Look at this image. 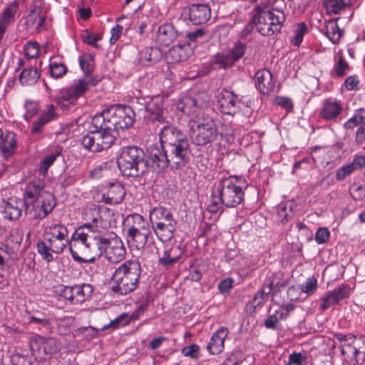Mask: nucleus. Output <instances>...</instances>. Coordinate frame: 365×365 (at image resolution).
Here are the masks:
<instances>
[{
    "label": "nucleus",
    "mask_w": 365,
    "mask_h": 365,
    "mask_svg": "<svg viewBox=\"0 0 365 365\" xmlns=\"http://www.w3.org/2000/svg\"><path fill=\"white\" fill-rule=\"evenodd\" d=\"M152 106L153 104H150L148 108V110L150 111V113L148 115L147 123L153 130H155L160 125H162L159 133V138L160 145L163 146V148L173 143H176L180 140L181 138H187L181 130L177 129L173 125H170L169 122L165 120L162 106L155 111Z\"/></svg>",
    "instance_id": "nucleus-1"
},
{
    "label": "nucleus",
    "mask_w": 365,
    "mask_h": 365,
    "mask_svg": "<svg viewBox=\"0 0 365 365\" xmlns=\"http://www.w3.org/2000/svg\"><path fill=\"white\" fill-rule=\"evenodd\" d=\"M123 230L127 232V241L137 250L143 249L151 235L150 226L138 214L128 215L122 222Z\"/></svg>",
    "instance_id": "nucleus-2"
},
{
    "label": "nucleus",
    "mask_w": 365,
    "mask_h": 365,
    "mask_svg": "<svg viewBox=\"0 0 365 365\" xmlns=\"http://www.w3.org/2000/svg\"><path fill=\"white\" fill-rule=\"evenodd\" d=\"M144 152L136 146H128L120 149L117 157V165L125 176H138L145 170Z\"/></svg>",
    "instance_id": "nucleus-3"
},
{
    "label": "nucleus",
    "mask_w": 365,
    "mask_h": 365,
    "mask_svg": "<svg viewBox=\"0 0 365 365\" xmlns=\"http://www.w3.org/2000/svg\"><path fill=\"white\" fill-rule=\"evenodd\" d=\"M211 197L217 198L226 207H235L242 202L245 193L233 176L222 178L212 190Z\"/></svg>",
    "instance_id": "nucleus-4"
},
{
    "label": "nucleus",
    "mask_w": 365,
    "mask_h": 365,
    "mask_svg": "<svg viewBox=\"0 0 365 365\" xmlns=\"http://www.w3.org/2000/svg\"><path fill=\"white\" fill-rule=\"evenodd\" d=\"M254 19L257 20V31L262 36H270L281 31L286 16L278 9L266 10L260 6L254 9Z\"/></svg>",
    "instance_id": "nucleus-5"
},
{
    "label": "nucleus",
    "mask_w": 365,
    "mask_h": 365,
    "mask_svg": "<svg viewBox=\"0 0 365 365\" xmlns=\"http://www.w3.org/2000/svg\"><path fill=\"white\" fill-rule=\"evenodd\" d=\"M93 225L84 224L76 230L69 241V250L74 260L78 262H87L81 255H86L94 245L96 236Z\"/></svg>",
    "instance_id": "nucleus-6"
},
{
    "label": "nucleus",
    "mask_w": 365,
    "mask_h": 365,
    "mask_svg": "<svg viewBox=\"0 0 365 365\" xmlns=\"http://www.w3.org/2000/svg\"><path fill=\"white\" fill-rule=\"evenodd\" d=\"M150 220L153 229L162 242H168L173 237L176 221L170 211L163 207H156L150 211Z\"/></svg>",
    "instance_id": "nucleus-7"
},
{
    "label": "nucleus",
    "mask_w": 365,
    "mask_h": 365,
    "mask_svg": "<svg viewBox=\"0 0 365 365\" xmlns=\"http://www.w3.org/2000/svg\"><path fill=\"white\" fill-rule=\"evenodd\" d=\"M113 106H111L103 110L100 113L96 114L92 119V124L96 128L101 150L110 148L114 143V113H112Z\"/></svg>",
    "instance_id": "nucleus-8"
},
{
    "label": "nucleus",
    "mask_w": 365,
    "mask_h": 365,
    "mask_svg": "<svg viewBox=\"0 0 365 365\" xmlns=\"http://www.w3.org/2000/svg\"><path fill=\"white\" fill-rule=\"evenodd\" d=\"M219 133L215 122L212 118H203L192 128L191 139L195 145L205 146L214 142Z\"/></svg>",
    "instance_id": "nucleus-9"
},
{
    "label": "nucleus",
    "mask_w": 365,
    "mask_h": 365,
    "mask_svg": "<svg viewBox=\"0 0 365 365\" xmlns=\"http://www.w3.org/2000/svg\"><path fill=\"white\" fill-rule=\"evenodd\" d=\"M165 149L171 162V169L180 170L189 162L190 148L187 138L168 145Z\"/></svg>",
    "instance_id": "nucleus-10"
},
{
    "label": "nucleus",
    "mask_w": 365,
    "mask_h": 365,
    "mask_svg": "<svg viewBox=\"0 0 365 365\" xmlns=\"http://www.w3.org/2000/svg\"><path fill=\"white\" fill-rule=\"evenodd\" d=\"M44 188V183L43 181L38 180L31 182L26 187L25 192L26 200H28L30 207L31 213L26 215H33V217L36 219H43L46 216H40L41 212H44V207H43L42 202H41V192Z\"/></svg>",
    "instance_id": "nucleus-11"
},
{
    "label": "nucleus",
    "mask_w": 365,
    "mask_h": 365,
    "mask_svg": "<svg viewBox=\"0 0 365 365\" xmlns=\"http://www.w3.org/2000/svg\"><path fill=\"white\" fill-rule=\"evenodd\" d=\"M61 344L53 337H44L41 335H35L30 341V349L33 354H41L44 355H53L61 349Z\"/></svg>",
    "instance_id": "nucleus-12"
},
{
    "label": "nucleus",
    "mask_w": 365,
    "mask_h": 365,
    "mask_svg": "<svg viewBox=\"0 0 365 365\" xmlns=\"http://www.w3.org/2000/svg\"><path fill=\"white\" fill-rule=\"evenodd\" d=\"M91 80L88 76L80 79L78 82L68 88L62 89L56 96V99L58 103L66 101L68 103L74 102L88 90Z\"/></svg>",
    "instance_id": "nucleus-13"
},
{
    "label": "nucleus",
    "mask_w": 365,
    "mask_h": 365,
    "mask_svg": "<svg viewBox=\"0 0 365 365\" xmlns=\"http://www.w3.org/2000/svg\"><path fill=\"white\" fill-rule=\"evenodd\" d=\"M240 98L232 91L223 89L217 96L216 107L222 113L234 115L237 113V105Z\"/></svg>",
    "instance_id": "nucleus-14"
},
{
    "label": "nucleus",
    "mask_w": 365,
    "mask_h": 365,
    "mask_svg": "<svg viewBox=\"0 0 365 365\" xmlns=\"http://www.w3.org/2000/svg\"><path fill=\"white\" fill-rule=\"evenodd\" d=\"M350 292L349 287L346 284H341L331 291L327 292L322 298V303L320 309L322 311L328 309L330 307L337 304L340 301L346 299Z\"/></svg>",
    "instance_id": "nucleus-15"
},
{
    "label": "nucleus",
    "mask_w": 365,
    "mask_h": 365,
    "mask_svg": "<svg viewBox=\"0 0 365 365\" xmlns=\"http://www.w3.org/2000/svg\"><path fill=\"white\" fill-rule=\"evenodd\" d=\"M25 207V213H31L28 200L10 197L4 205V217L9 220H18Z\"/></svg>",
    "instance_id": "nucleus-16"
},
{
    "label": "nucleus",
    "mask_w": 365,
    "mask_h": 365,
    "mask_svg": "<svg viewBox=\"0 0 365 365\" xmlns=\"http://www.w3.org/2000/svg\"><path fill=\"white\" fill-rule=\"evenodd\" d=\"M135 114L131 107L125 104H115V130L132 127Z\"/></svg>",
    "instance_id": "nucleus-17"
},
{
    "label": "nucleus",
    "mask_w": 365,
    "mask_h": 365,
    "mask_svg": "<svg viewBox=\"0 0 365 365\" xmlns=\"http://www.w3.org/2000/svg\"><path fill=\"white\" fill-rule=\"evenodd\" d=\"M149 160L151 166L158 171L164 170L168 166L171 168V162L165 148L160 145H152L149 148Z\"/></svg>",
    "instance_id": "nucleus-18"
},
{
    "label": "nucleus",
    "mask_w": 365,
    "mask_h": 365,
    "mask_svg": "<svg viewBox=\"0 0 365 365\" xmlns=\"http://www.w3.org/2000/svg\"><path fill=\"white\" fill-rule=\"evenodd\" d=\"M189 19L194 25L205 24L211 16L210 6L205 4H193L187 7Z\"/></svg>",
    "instance_id": "nucleus-19"
},
{
    "label": "nucleus",
    "mask_w": 365,
    "mask_h": 365,
    "mask_svg": "<svg viewBox=\"0 0 365 365\" xmlns=\"http://www.w3.org/2000/svg\"><path fill=\"white\" fill-rule=\"evenodd\" d=\"M357 125L360 126L356 130V141L358 144L365 143V109L356 110L354 115L344 123V127L352 129Z\"/></svg>",
    "instance_id": "nucleus-20"
},
{
    "label": "nucleus",
    "mask_w": 365,
    "mask_h": 365,
    "mask_svg": "<svg viewBox=\"0 0 365 365\" xmlns=\"http://www.w3.org/2000/svg\"><path fill=\"white\" fill-rule=\"evenodd\" d=\"M255 83L257 89L263 95L269 94L275 86L272 73L267 68L260 69L255 73Z\"/></svg>",
    "instance_id": "nucleus-21"
},
{
    "label": "nucleus",
    "mask_w": 365,
    "mask_h": 365,
    "mask_svg": "<svg viewBox=\"0 0 365 365\" xmlns=\"http://www.w3.org/2000/svg\"><path fill=\"white\" fill-rule=\"evenodd\" d=\"M17 147L16 134L13 132L4 133L0 128V155L5 159L12 156Z\"/></svg>",
    "instance_id": "nucleus-22"
},
{
    "label": "nucleus",
    "mask_w": 365,
    "mask_h": 365,
    "mask_svg": "<svg viewBox=\"0 0 365 365\" xmlns=\"http://www.w3.org/2000/svg\"><path fill=\"white\" fill-rule=\"evenodd\" d=\"M341 353L346 363L354 365L365 358V351H361L354 343L341 344Z\"/></svg>",
    "instance_id": "nucleus-23"
},
{
    "label": "nucleus",
    "mask_w": 365,
    "mask_h": 365,
    "mask_svg": "<svg viewBox=\"0 0 365 365\" xmlns=\"http://www.w3.org/2000/svg\"><path fill=\"white\" fill-rule=\"evenodd\" d=\"M56 117L57 114L55 112V106L53 104L47 105L46 110L32 124L31 133L34 135L41 133L44 125L56 119Z\"/></svg>",
    "instance_id": "nucleus-24"
},
{
    "label": "nucleus",
    "mask_w": 365,
    "mask_h": 365,
    "mask_svg": "<svg viewBox=\"0 0 365 365\" xmlns=\"http://www.w3.org/2000/svg\"><path fill=\"white\" fill-rule=\"evenodd\" d=\"M364 166L365 157L363 155H356L351 163L336 170V178L337 180L342 181L353 172L360 170Z\"/></svg>",
    "instance_id": "nucleus-25"
},
{
    "label": "nucleus",
    "mask_w": 365,
    "mask_h": 365,
    "mask_svg": "<svg viewBox=\"0 0 365 365\" xmlns=\"http://www.w3.org/2000/svg\"><path fill=\"white\" fill-rule=\"evenodd\" d=\"M184 254V250L180 245H174L165 249L162 257H159L160 264L168 267L178 262Z\"/></svg>",
    "instance_id": "nucleus-26"
},
{
    "label": "nucleus",
    "mask_w": 365,
    "mask_h": 365,
    "mask_svg": "<svg viewBox=\"0 0 365 365\" xmlns=\"http://www.w3.org/2000/svg\"><path fill=\"white\" fill-rule=\"evenodd\" d=\"M162 57L161 51L157 47H146L138 53V61L144 66H150L158 62Z\"/></svg>",
    "instance_id": "nucleus-27"
},
{
    "label": "nucleus",
    "mask_w": 365,
    "mask_h": 365,
    "mask_svg": "<svg viewBox=\"0 0 365 365\" xmlns=\"http://www.w3.org/2000/svg\"><path fill=\"white\" fill-rule=\"evenodd\" d=\"M227 335V329L223 327L215 332L207 346L208 351L212 354L221 353L224 349V341Z\"/></svg>",
    "instance_id": "nucleus-28"
},
{
    "label": "nucleus",
    "mask_w": 365,
    "mask_h": 365,
    "mask_svg": "<svg viewBox=\"0 0 365 365\" xmlns=\"http://www.w3.org/2000/svg\"><path fill=\"white\" fill-rule=\"evenodd\" d=\"M178 36V31L171 24H165L159 26L157 41L163 46H169Z\"/></svg>",
    "instance_id": "nucleus-29"
},
{
    "label": "nucleus",
    "mask_w": 365,
    "mask_h": 365,
    "mask_svg": "<svg viewBox=\"0 0 365 365\" xmlns=\"http://www.w3.org/2000/svg\"><path fill=\"white\" fill-rule=\"evenodd\" d=\"M138 278L133 272L128 273L125 277L120 278L115 282V293L126 294L133 291L136 287Z\"/></svg>",
    "instance_id": "nucleus-30"
},
{
    "label": "nucleus",
    "mask_w": 365,
    "mask_h": 365,
    "mask_svg": "<svg viewBox=\"0 0 365 365\" xmlns=\"http://www.w3.org/2000/svg\"><path fill=\"white\" fill-rule=\"evenodd\" d=\"M24 232L20 227H16L11 230L9 236L6 240V245H3L4 248H0L5 251L6 254L14 252L17 249L23 240Z\"/></svg>",
    "instance_id": "nucleus-31"
},
{
    "label": "nucleus",
    "mask_w": 365,
    "mask_h": 365,
    "mask_svg": "<svg viewBox=\"0 0 365 365\" xmlns=\"http://www.w3.org/2000/svg\"><path fill=\"white\" fill-rule=\"evenodd\" d=\"M342 107L339 103L326 100L320 111V115L325 120H334L339 116Z\"/></svg>",
    "instance_id": "nucleus-32"
},
{
    "label": "nucleus",
    "mask_w": 365,
    "mask_h": 365,
    "mask_svg": "<svg viewBox=\"0 0 365 365\" xmlns=\"http://www.w3.org/2000/svg\"><path fill=\"white\" fill-rule=\"evenodd\" d=\"M41 76L40 73L36 67L30 66L24 68L19 74V79L23 86L34 85Z\"/></svg>",
    "instance_id": "nucleus-33"
},
{
    "label": "nucleus",
    "mask_w": 365,
    "mask_h": 365,
    "mask_svg": "<svg viewBox=\"0 0 365 365\" xmlns=\"http://www.w3.org/2000/svg\"><path fill=\"white\" fill-rule=\"evenodd\" d=\"M93 292L92 287L88 284L73 286V304H81L88 299Z\"/></svg>",
    "instance_id": "nucleus-34"
},
{
    "label": "nucleus",
    "mask_w": 365,
    "mask_h": 365,
    "mask_svg": "<svg viewBox=\"0 0 365 365\" xmlns=\"http://www.w3.org/2000/svg\"><path fill=\"white\" fill-rule=\"evenodd\" d=\"M62 155V148L56 147L51 153L43 158L39 165V173L45 176L47 174L48 169L53 164L56 158Z\"/></svg>",
    "instance_id": "nucleus-35"
},
{
    "label": "nucleus",
    "mask_w": 365,
    "mask_h": 365,
    "mask_svg": "<svg viewBox=\"0 0 365 365\" xmlns=\"http://www.w3.org/2000/svg\"><path fill=\"white\" fill-rule=\"evenodd\" d=\"M68 232L66 226L55 224L48 226L45 231V239H66Z\"/></svg>",
    "instance_id": "nucleus-36"
},
{
    "label": "nucleus",
    "mask_w": 365,
    "mask_h": 365,
    "mask_svg": "<svg viewBox=\"0 0 365 365\" xmlns=\"http://www.w3.org/2000/svg\"><path fill=\"white\" fill-rule=\"evenodd\" d=\"M325 34L333 43H338L341 36L342 30L339 27L336 19L330 20L325 25Z\"/></svg>",
    "instance_id": "nucleus-37"
},
{
    "label": "nucleus",
    "mask_w": 365,
    "mask_h": 365,
    "mask_svg": "<svg viewBox=\"0 0 365 365\" xmlns=\"http://www.w3.org/2000/svg\"><path fill=\"white\" fill-rule=\"evenodd\" d=\"M351 4V0H323V5L329 14H339Z\"/></svg>",
    "instance_id": "nucleus-38"
},
{
    "label": "nucleus",
    "mask_w": 365,
    "mask_h": 365,
    "mask_svg": "<svg viewBox=\"0 0 365 365\" xmlns=\"http://www.w3.org/2000/svg\"><path fill=\"white\" fill-rule=\"evenodd\" d=\"M284 274L281 271L276 272L271 277L267 279L264 285L267 288L270 289V292L279 291L281 288L286 286L285 282L283 280Z\"/></svg>",
    "instance_id": "nucleus-39"
},
{
    "label": "nucleus",
    "mask_w": 365,
    "mask_h": 365,
    "mask_svg": "<svg viewBox=\"0 0 365 365\" xmlns=\"http://www.w3.org/2000/svg\"><path fill=\"white\" fill-rule=\"evenodd\" d=\"M98 137L96 130L91 131L82 138L81 144L88 150L93 153L101 152L99 143H96V140H98Z\"/></svg>",
    "instance_id": "nucleus-40"
},
{
    "label": "nucleus",
    "mask_w": 365,
    "mask_h": 365,
    "mask_svg": "<svg viewBox=\"0 0 365 365\" xmlns=\"http://www.w3.org/2000/svg\"><path fill=\"white\" fill-rule=\"evenodd\" d=\"M185 45H175L168 50L166 53V58L172 63L180 62L186 58V54L184 51Z\"/></svg>",
    "instance_id": "nucleus-41"
},
{
    "label": "nucleus",
    "mask_w": 365,
    "mask_h": 365,
    "mask_svg": "<svg viewBox=\"0 0 365 365\" xmlns=\"http://www.w3.org/2000/svg\"><path fill=\"white\" fill-rule=\"evenodd\" d=\"M213 63L217 65L219 68H228L233 66L235 61L227 50L216 54Z\"/></svg>",
    "instance_id": "nucleus-42"
},
{
    "label": "nucleus",
    "mask_w": 365,
    "mask_h": 365,
    "mask_svg": "<svg viewBox=\"0 0 365 365\" xmlns=\"http://www.w3.org/2000/svg\"><path fill=\"white\" fill-rule=\"evenodd\" d=\"M41 202L43 207H44V212H41L40 216H46L56 206L54 196L51 192H45L43 190L41 192Z\"/></svg>",
    "instance_id": "nucleus-43"
},
{
    "label": "nucleus",
    "mask_w": 365,
    "mask_h": 365,
    "mask_svg": "<svg viewBox=\"0 0 365 365\" xmlns=\"http://www.w3.org/2000/svg\"><path fill=\"white\" fill-rule=\"evenodd\" d=\"M294 215L291 205L287 207V204L281 203L277 207V216L282 223L284 224L289 221Z\"/></svg>",
    "instance_id": "nucleus-44"
},
{
    "label": "nucleus",
    "mask_w": 365,
    "mask_h": 365,
    "mask_svg": "<svg viewBox=\"0 0 365 365\" xmlns=\"http://www.w3.org/2000/svg\"><path fill=\"white\" fill-rule=\"evenodd\" d=\"M271 294L270 289L267 288L264 285L254 296L251 302L252 307L255 309L257 307L264 304L269 295Z\"/></svg>",
    "instance_id": "nucleus-45"
},
{
    "label": "nucleus",
    "mask_w": 365,
    "mask_h": 365,
    "mask_svg": "<svg viewBox=\"0 0 365 365\" xmlns=\"http://www.w3.org/2000/svg\"><path fill=\"white\" fill-rule=\"evenodd\" d=\"M49 245V248L52 252L59 254L61 253L68 244V239H45Z\"/></svg>",
    "instance_id": "nucleus-46"
},
{
    "label": "nucleus",
    "mask_w": 365,
    "mask_h": 365,
    "mask_svg": "<svg viewBox=\"0 0 365 365\" xmlns=\"http://www.w3.org/2000/svg\"><path fill=\"white\" fill-rule=\"evenodd\" d=\"M246 48V45L244 43L237 41L234 44V46L228 49L227 51L235 63L243 57L245 53Z\"/></svg>",
    "instance_id": "nucleus-47"
},
{
    "label": "nucleus",
    "mask_w": 365,
    "mask_h": 365,
    "mask_svg": "<svg viewBox=\"0 0 365 365\" xmlns=\"http://www.w3.org/2000/svg\"><path fill=\"white\" fill-rule=\"evenodd\" d=\"M284 318V309H278L274 314H269L264 322V325L267 328L271 329H276V324L279 321Z\"/></svg>",
    "instance_id": "nucleus-48"
},
{
    "label": "nucleus",
    "mask_w": 365,
    "mask_h": 365,
    "mask_svg": "<svg viewBox=\"0 0 365 365\" xmlns=\"http://www.w3.org/2000/svg\"><path fill=\"white\" fill-rule=\"evenodd\" d=\"M67 71V67L61 63L51 62L49 65L50 74L54 78L63 77Z\"/></svg>",
    "instance_id": "nucleus-49"
},
{
    "label": "nucleus",
    "mask_w": 365,
    "mask_h": 365,
    "mask_svg": "<svg viewBox=\"0 0 365 365\" xmlns=\"http://www.w3.org/2000/svg\"><path fill=\"white\" fill-rule=\"evenodd\" d=\"M349 65L342 55H339L337 62L333 68V72L338 77H343L349 69Z\"/></svg>",
    "instance_id": "nucleus-50"
},
{
    "label": "nucleus",
    "mask_w": 365,
    "mask_h": 365,
    "mask_svg": "<svg viewBox=\"0 0 365 365\" xmlns=\"http://www.w3.org/2000/svg\"><path fill=\"white\" fill-rule=\"evenodd\" d=\"M37 251L44 260L47 262H51L53 259V255L51 254L52 252L50 250L49 245L46 240L39 241L37 243Z\"/></svg>",
    "instance_id": "nucleus-51"
},
{
    "label": "nucleus",
    "mask_w": 365,
    "mask_h": 365,
    "mask_svg": "<svg viewBox=\"0 0 365 365\" xmlns=\"http://www.w3.org/2000/svg\"><path fill=\"white\" fill-rule=\"evenodd\" d=\"M54 292L73 304V286H64L62 284L56 286L54 287Z\"/></svg>",
    "instance_id": "nucleus-52"
},
{
    "label": "nucleus",
    "mask_w": 365,
    "mask_h": 365,
    "mask_svg": "<svg viewBox=\"0 0 365 365\" xmlns=\"http://www.w3.org/2000/svg\"><path fill=\"white\" fill-rule=\"evenodd\" d=\"M93 57L89 54H83L79 58V63L81 69L86 74V76H88L93 71Z\"/></svg>",
    "instance_id": "nucleus-53"
},
{
    "label": "nucleus",
    "mask_w": 365,
    "mask_h": 365,
    "mask_svg": "<svg viewBox=\"0 0 365 365\" xmlns=\"http://www.w3.org/2000/svg\"><path fill=\"white\" fill-rule=\"evenodd\" d=\"M18 6L19 4L16 1H14L12 4H11L4 10L1 19L9 23L11 22L14 20V16L17 11Z\"/></svg>",
    "instance_id": "nucleus-54"
},
{
    "label": "nucleus",
    "mask_w": 365,
    "mask_h": 365,
    "mask_svg": "<svg viewBox=\"0 0 365 365\" xmlns=\"http://www.w3.org/2000/svg\"><path fill=\"white\" fill-rule=\"evenodd\" d=\"M359 85L360 81L356 75L347 77L344 82V86L348 91H359L360 89Z\"/></svg>",
    "instance_id": "nucleus-55"
},
{
    "label": "nucleus",
    "mask_w": 365,
    "mask_h": 365,
    "mask_svg": "<svg viewBox=\"0 0 365 365\" xmlns=\"http://www.w3.org/2000/svg\"><path fill=\"white\" fill-rule=\"evenodd\" d=\"M26 113L24 118L26 120H29L32 117L37 114L38 111V104L35 101H27L25 103Z\"/></svg>",
    "instance_id": "nucleus-56"
},
{
    "label": "nucleus",
    "mask_w": 365,
    "mask_h": 365,
    "mask_svg": "<svg viewBox=\"0 0 365 365\" xmlns=\"http://www.w3.org/2000/svg\"><path fill=\"white\" fill-rule=\"evenodd\" d=\"M317 288V280L314 277H309L302 285L301 290L302 292L311 295L315 292Z\"/></svg>",
    "instance_id": "nucleus-57"
},
{
    "label": "nucleus",
    "mask_w": 365,
    "mask_h": 365,
    "mask_svg": "<svg viewBox=\"0 0 365 365\" xmlns=\"http://www.w3.org/2000/svg\"><path fill=\"white\" fill-rule=\"evenodd\" d=\"M252 112L251 101H245L243 98H240L237 105V113H241L243 115L250 117Z\"/></svg>",
    "instance_id": "nucleus-58"
},
{
    "label": "nucleus",
    "mask_w": 365,
    "mask_h": 365,
    "mask_svg": "<svg viewBox=\"0 0 365 365\" xmlns=\"http://www.w3.org/2000/svg\"><path fill=\"white\" fill-rule=\"evenodd\" d=\"M24 53L28 58H36L38 54V44L36 42H28L24 46Z\"/></svg>",
    "instance_id": "nucleus-59"
},
{
    "label": "nucleus",
    "mask_w": 365,
    "mask_h": 365,
    "mask_svg": "<svg viewBox=\"0 0 365 365\" xmlns=\"http://www.w3.org/2000/svg\"><path fill=\"white\" fill-rule=\"evenodd\" d=\"M197 110V101L192 98H187L184 100V106L182 111L187 115L195 113Z\"/></svg>",
    "instance_id": "nucleus-60"
},
{
    "label": "nucleus",
    "mask_w": 365,
    "mask_h": 365,
    "mask_svg": "<svg viewBox=\"0 0 365 365\" xmlns=\"http://www.w3.org/2000/svg\"><path fill=\"white\" fill-rule=\"evenodd\" d=\"M200 347L197 344H192L187 346L182 349V354L185 356H190L192 359H197L199 358Z\"/></svg>",
    "instance_id": "nucleus-61"
},
{
    "label": "nucleus",
    "mask_w": 365,
    "mask_h": 365,
    "mask_svg": "<svg viewBox=\"0 0 365 365\" xmlns=\"http://www.w3.org/2000/svg\"><path fill=\"white\" fill-rule=\"evenodd\" d=\"M101 35L93 34L88 30H85L82 34L83 42L94 47H98L96 42L101 38Z\"/></svg>",
    "instance_id": "nucleus-62"
},
{
    "label": "nucleus",
    "mask_w": 365,
    "mask_h": 365,
    "mask_svg": "<svg viewBox=\"0 0 365 365\" xmlns=\"http://www.w3.org/2000/svg\"><path fill=\"white\" fill-rule=\"evenodd\" d=\"M131 262L127 261L121 264L118 267L115 268V282L120 277H125L128 273H130Z\"/></svg>",
    "instance_id": "nucleus-63"
},
{
    "label": "nucleus",
    "mask_w": 365,
    "mask_h": 365,
    "mask_svg": "<svg viewBox=\"0 0 365 365\" xmlns=\"http://www.w3.org/2000/svg\"><path fill=\"white\" fill-rule=\"evenodd\" d=\"M349 193L355 200H360L365 196V187L354 184L349 188Z\"/></svg>",
    "instance_id": "nucleus-64"
}]
</instances>
